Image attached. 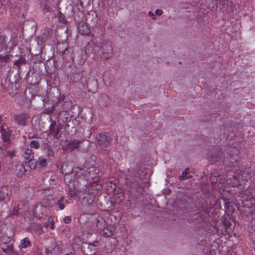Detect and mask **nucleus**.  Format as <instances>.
I'll return each instance as SVG.
<instances>
[{"mask_svg": "<svg viewBox=\"0 0 255 255\" xmlns=\"http://www.w3.org/2000/svg\"><path fill=\"white\" fill-rule=\"evenodd\" d=\"M227 178L229 183L232 184L233 186L243 188H245V185L250 178V175L240 170H237L235 172L230 171L227 173Z\"/></svg>", "mask_w": 255, "mask_h": 255, "instance_id": "f257e3e1", "label": "nucleus"}, {"mask_svg": "<svg viewBox=\"0 0 255 255\" xmlns=\"http://www.w3.org/2000/svg\"><path fill=\"white\" fill-rule=\"evenodd\" d=\"M99 172V170L95 166L90 167L86 171H85L84 168L77 167L72 169V171L69 174L66 173L64 179H68L70 177H75L76 178H79L82 176L86 178H94Z\"/></svg>", "mask_w": 255, "mask_h": 255, "instance_id": "f03ea898", "label": "nucleus"}, {"mask_svg": "<svg viewBox=\"0 0 255 255\" xmlns=\"http://www.w3.org/2000/svg\"><path fill=\"white\" fill-rule=\"evenodd\" d=\"M113 47L110 42H105L94 47V54L97 58L107 59L112 55Z\"/></svg>", "mask_w": 255, "mask_h": 255, "instance_id": "7ed1b4c3", "label": "nucleus"}, {"mask_svg": "<svg viewBox=\"0 0 255 255\" xmlns=\"http://www.w3.org/2000/svg\"><path fill=\"white\" fill-rule=\"evenodd\" d=\"M237 153L236 149H234V151L229 153L227 157L224 160L225 163L231 166H235L240 159V157Z\"/></svg>", "mask_w": 255, "mask_h": 255, "instance_id": "20e7f679", "label": "nucleus"}, {"mask_svg": "<svg viewBox=\"0 0 255 255\" xmlns=\"http://www.w3.org/2000/svg\"><path fill=\"white\" fill-rule=\"evenodd\" d=\"M98 145L103 149L107 147L112 142V138L111 136L103 134H99L97 137Z\"/></svg>", "mask_w": 255, "mask_h": 255, "instance_id": "39448f33", "label": "nucleus"}, {"mask_svg": "<svg viewBox=\"0 0 255 255\" xmlns=\"http://www.w3.org/2000/svg\"><path fill=\"white\" fill-rule=\"evenodd\" d=\"M54 153L51 148H48V153L46 155L41 156L39 157L37 163L41 167H45L47 164V160L50 156H53Z\"/></svg>", "mask_w": 255, "mask_h": 255, "instance_id": "423d86ee", "label": "nucleus"}, {"mask_svg": "<svg viewBox=\"0 0 255 255\" xmlns=\"http://www.w3.org/2000/svg\"><path fill=\"white\" fill-rule=\"evenodd\" d=\"M80 141L77 140H70L69 142L67 143L66 145L63 146L62 147L63 149L65 150H69L70 151H73L74 149L78 148Z\"/></svg>", "mask_w": 255, "mask_h": 255, "instance_id": "0eeeda50", "label": "nucleus"}, {"mask_svg": "<svg viewBox=\"0 0 255 255\" xmlns=\"http://www.w3.org/2000/svg\"><path fill=\"white\" fill-rule=\"evenodd\" d=\"M29 118V117L28 115L21 114L15 116V121L18 125L25 126L26 125V121Z\"/></svg>", "mask_w": 255, "mask_h": 255, "instance_id": "6e6552de", "label": "nucleus"}, {"mask_svg": "<svg viewBox=\"0 0 255 255\" xmlns=\"http://www.w3.org/2000/svg\"><path fill=\"white\" fill-rule=\"evenodd\" d=\"M24 159L26 162H29L34 158V153L30 148H27L23 154Z\"/></svg>", "mask_w": 255, "mask_h": 255, "instance_id": "1a4fd4ad", "label": "nucleus"}, {"mask_svg": "<svg viewBox=\"0 0 255 255\" xmlns=\"http://www.w3.org/2000/svg\"><path fill=\"white\" fill-rule=\"evenodd\" d=\"M50 133L54 137H56L59 132V128L55 122H52L50 126Z\"/></svg>", "mask_w": 255, "mask_h": 255, "instance_id": "9d476101", "label": "nucleus"}, {"mask_svg": "<svg viewBox=\"0 0 255 255\" xmlns=\"http://www.w3.org/2000/svg\"><path fill=\"white\" fill-rule=\"evenodd\" d=\"M45 252L48 255H60L61 250L58 246H54L52 250L46 249Z\"/></svg>", "mask_w": 255, "mask_h": 255, "instance_id": "9b49d317", "label": "nucleus"}, {"mask_svg": "<svg viewBox=\"0 0 255 255\" xmlns=\"http://www.w3.org/2000/svg\"><path fill=\"white\" fill-rule=\"evenodd\" d=\"M244 194L246 195V200H250L252 199L255 200V189L247 190L245 191Z\"/></svg>", "mask_w": 255, "mask_h": 255, "instance_id": "f8f14e48", "label": "nucleus"}, {"mask_svg": "<svg viewBox=\"0 0 255 255\" xmlns=\"http://www.w3.org/2000/svg\"><path fill=\"white\" fill-rule=\"evenodd\" d=\"M7 186H2L0 188V200H5L8 197V193L5 191L7 190Z\"/></svg>", "mask_w": 255, "mask_h": 255, "instance_id": "ddd939ff", "label": "nucleus"}, {"mask_svg": "<svg viewBox=\"0 0 255 255\" xmlns=\"http://www.w3.org/2000/svg\"><path fill=\"white\" fill-rule=\"evenodd\" d=\"M57 49L62 55L65 53L68 49V45L65 43H57Z\"/></svg>", "mask_w": 255, "mask_h": 255, "instance_id": "4468645a", "label": "nucleus"}, {"mask_svg": "<svg viewBox=\"0 0 255 255\" xmlns=\"http://www.w3.org/2000/svg\"><path fill=\"white\" fill-rule=\"evenodd\" d=\"M189 171L190 169L189 168H186L185 170L182 172L181 175H180L179 179L181 180H184L190 178L192 176L189 175Z\"/></svg>", "mask_w": 255, "mask_h": 255, "instance_id": "2eb2a0df", "label": "nucleus"}, {"mask_svg": "<svg viewBox=\"0 0 255 255\" xmlns=\"http://www.w3.org/2000/svg\"><path fill=\"white\" fill-rule=\"evenodd\" d=\"M31 246V243L28 239L25 238L20 241L19 247L20 248H26Z\"/></svg>", "mask_w": 255, "mask_h": 255, "instance_id": "dca6fc26", "label": "nucleus"}, {"mask_svg": "<svg viewBox=\"0 0 255 255\" xmlns=\"http://www.w3.org/2000/svg\"><path fill=\"white\" fill-rule=\"evenodd\" d=\"M102 234L106 237L111 236L113 235L112 232L111 231H109L108 227L104 228L103 232Z\"/></svg>", "mask_w": 255, "mask_h": 255, "instance_id": "f3484780", "label": "nucleus"}, {"mask_svg": "<svg viewBox=\"0 0 255 255\" xmlns=\"http://www.w3.org/2000/svg\"><path fill=\"white\" fill-rule=\"evenodd\" d=\"M16 169L17 170H19L20 172V174L19 175V176H21L23 174H24L25 173V168L24 167V166H23V165L22 164H19V165H17V166H16Z\"/></svg>", "mask_w": 255, "mask_h": 255, "instance_id": "a211bd4d", "label": "nucleus"}, {"mask_svg": "<svg viewBox=\"0 0 255 255\" xmlns=\"http://www.w3.org/2000/svg\"><path fill=\"white\" fill-rule=\"evenodd\" d=\"M46 228H50L53 229L54 227V221L52 220H49V221L47 223H45V224Z\"/></svg>", "mask_w": 255, "mask_h": 255, "instance_id": "6ab92c4d", "label": "nucleus"}, {"mask_svg": "<svg viewBox=\"0 0 255 255\" xmlns=\"http://www.w3.org/2000/svg\"><path fill=\"white\" fill-rule=\"evenodd\" d=\"M30 146L31 148L37 149L39 147V143L35 140H32L30 143Z\"/></svg>", "mask_w": 255, "mask_h": 255, "instance_id": "aec40b11", "label": "nucleus"}, {"mask_svg": "<svg viewBox=\"0 0 255 255\" xmlns=\"http://www.w3.org/2000/svg\"><path fill=\"white\" fill-rule=\"evenodd\" d=\"M54 110V107H50L48 108H46L44 110V113L46 114H51L53 112Z\"/></svg>", "mask_w": 255, "mask_h": 255, "instance_id": "412c9836", "label": "nucleus"}, {"mask_svg": "<svg viewBox=\"0 0 255 255\" xmlns=\"http://www.w3.org/2000/svg\"><path fill=\"white\" fill-rule=\"evenodd\" d=\"M9 59V57L7 55L1 56L0 55V61L2 62H6Z\"/></svg>", "mask_w": 255, "mask_h": 255, "instance_id": "4be33fe9", "label": "nucleus"}, {"mask_svg": "<svg viewBox=\"0 0 255 255\" xmlns=\"http://www.w3.org/2000/svg\"><path fill=\"white\" fill-rule=\"evenodd\" d=\"M57 204L58 205L59 208L60 210H63L64 209V204H63V202H61V201H58L57 202Z\"/></svg>", "mask_w": 255, "mask_h": 255, "instance_id": "5701e85b", "label": "nucleus"}, {"mask_svg": "<svg viewBox=\"0 0 255 255\" xmlns=\"http://www.w3.org/2000/svg\"><path fill=\"white\" fill-rule=\"evenodd\" d=\"M19 209L17 207H14L13 209L12 210L11 215H17L18 214Z\"/></svg>", "mask_w": 255, "mask_h": 255, "instance_id": "b1692460", "label": "nucleus"}, {"mask_svg": "<svg viewBox=\"0 0 255 255\" xmlns=\"http://www.w3.org/2000/svg\"><path fill=\"white\" fill-rule=\"evenodd\" d=\"M5 46V43L3 40H0V52H1Z\"/></svg>", "mask_w": 255, "mask_h": 255, "instance_id": "393cba45", "label": "nucleus"}, {"mask_svg": "<svg viewBox=\"0 0 255 255\" xmlns=\"http://www.w3.org/2000/svg\"><path fill=\"white\" fill-rule=\"evenodd\" d=\"M7 155L9 156L10 158H12L14 156V152L13 150H8L7 151Z\"/></svg>", "mask_w": 255, "mask_h": 255, "instance_id": "a878e982", "label": "nucleus"}, {"mask_svg": "<svg viewBox=\"0 0 255 255\" xmlns=\"http://www.w3.org/2000/svg\"><path fill=\"white\" fill-rule=\"evenodd\" d=\"M110 78H111V80L109 82H108L107 81H106L105 79L104 78V81L105 84V85H106L108 86H111L112 84L113 77L112 76L110 77Z\"/></svg>", "mask_w": 255, "mask_h": 255, "instance_id": "bb28decb", "label": "nucleus"}, {"mask_svg": "<svg viewBox=\"0 0 255 255\" xmlns=\"http://www.w3.org/2000/svg\"><path fill=\"white\" fill-rule=\"evenodd\" d=\"M63 221L65 223L68 224L71 222V218L69 216H66L64 218Z\"/></svg>", "mask_w": 255, "mask_h": 255, "instance_id": "cd10ccee", "label": "nucleus"}, {"mask_svg": "<svg viewBox=\"0 0 255 255\" xmlns=\"http://www.w3.org/2000/svg\"><path fill=\"white\" fill-rule=\"evenodd\" d=\"M148 15L152 19L154 20L156 19L155 15L152 11H149Z\"/></svg>", "mask_w": 255, "mask_h": 255, "instance_id": "c85d7f7f", "label": "nucleus"}, {"mask_svg": "<svg viewBox=\"0 0 255 255\" xmlns=\"http://www.w3.org/2000/svg\"><path fill=\"white\" fill-rule=\"evenodd\" d=\"M1 134H2L3 139L5 141H8L9 139V137L7 135L4 134V133H3V131H2V128L1 129Z\"/></svg>", "mask_w": 255, "mask_h": 255, "instance_id": "c756f323", "label": "nucleus"}, {"mask_svg": "<svg viewBox=\"0 0 255 255\" xmlns=\"http://www.w3.org/2000/svg\"><path fill=\"white\" fill-rule=\"evenodd\" d=\"M2 251L5 253H9L10 252H11V249L9 247H8L6 249H3L2 248Z\"/></svg>", "mask_w": 255, "mask_h": 255, "instance_id": "7c9ffc66", "label": "nucleus"}, {"mask_svg": "<svg viewBox=\"0 0 255 255\" xmlns=\"http://www.w3.org/2000/svg\"><path fill=\"white\" fill-rule=\"evenodd\" d=\"M155 14L159 16L162 14V11L161 9H156L155 11Z\"/></svg>", "mask_w": 255, "mask_h": 255, "instance_id": "2f4dec72", "label": "nucleus"}, {"mask_svg": "<svg viewBox=\"0 0 255 255\" xmlns=\"http://www.w3.org/2000/svg\"><path fill=\"white\" fill-rule=\"evenodd\" d=\"M69 195L71 198H73L74 197H75L76 196V193L74 191L72 192L71 191H70L69 193Z\"/></svg>", "mask_w": 255, "mask_h": 255, "instance_id": "473e14b6", "label": "nucleus"}, {"mask_svg": "<svg viewBox=\"0 0 255 255\" xmlns=\"http://www.w3.org/2000/svg\"><path fill=\"white\" fill-rule=\"evenodd\" d=\"M225 226H227V229H228L231 226V224L230 222H227L225 223Z\"/></svg>", "mask_w": 255, "mask_h": 255, "instance_id": "72a5a7b5", "label": "nucleus"}, {"mask_svg": "<svg viewBox=\"0 0 255 255\" xmlns=\"http://www.w3.org/2000/svg\"><path fill=\"white\" fill-rule=\"evenodd\" d=\"M89 32H90V31L87 28H86V30L85 31H83V33L86 34H87Z\"/></svg>", "mask_w": 255, "mask_h": 255, "instance_id": "f704fd0d", "label": "nucleus"}, {"mask_svg": "<svg viewBox=\"0 0 255 255\" xmlns=\"http://www.w3.org/2000/svg\"><path fill=\"white\" fill-rule=\"evenodd\" d=\"M93 44V43H89L88 46L87 47V49L90 50V48L91 46V45Z\"/></svg>", "mask_w": 255, "mask_h": 255, "instance_id": "c9c22d12", "label": "nucleus"}, {"mask_svg": "<svg viewBox=\"0 0 255 255\" xmlns=\"http://www.w3.org/2000/svg\"><path fill=\"white\" fill-rule=\"evenodd\" d=\"M64 200V198L63 196H61L60 200H59L58 201H61V202H63V201Z\"/></svg>", "mask_w": 255, "mask_h": 255, "instance_id": "e433bc0d", "label": "nucleus"}, {"mask_svg": "<svg viewBox=\"0 0 255 255\" xmlns=\"http://www.w3.org/2000/svg\"><path fill=\"white\" fill-rule=\"evenodd\" d=\"M62 171L63 172V171H64V165H63L62 166Z\"/></svg>", "mask_w": 255, "mask_h": 255, "instance_id": "4c0bfd02", "label": "nucleus"}, {"mask_svg": "<svg viewBox=\"0 0 255 255\" xmlns=\"http://www.w3.org/2000/svg\"><path fill=\"white\" fill-rule=\"evenodd\" d=\"M219 159L221 160L222 159L221 157H219Z\"/></svg>", "mask_w": 255, "mask_h": 255, "instance_id": "58836bf2", "label": "nucleus"}]
</instances>
